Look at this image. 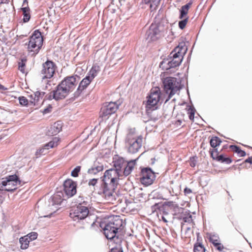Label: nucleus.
Here are the masks:
<instances>
[{
  "mask_svg": "<svg viewBox=\"0 0 252 252\" xmlns=\"http://www.w3.org/2000/svg\"><path fill=\"white\" fill-rule=\"evenodd\" d=\"M121 174L118 173L113 168H110L105 171L103 176L101 177L102 183L100 191L98 194L102 195L105 199L109 201L115 199L114 193L119 184V180Z\"/></svg>",
  "mask_w": 252,
  "mask_h": 252,
  "instance_id": "nucleus-1",
  "label": "nucleus"
},
{
  "mask_svg": "<svg viewBox=\"0 0 252 252\" xmlns=\"http://www.w3.org/2000/svg\"><path fill=\"white\" fill-rule=\"evenodd\" d=\"M126 223L120 216H115L108 220L101 222L100 227L103 229V233L107 239L113 240L118 243L120 241L118 233L123 229Z\"/></svg>",
  "mask_w": 252,
  "mask_h": 252,
  "instance_id": "nucleus-2",
  "label": "nucleus"
},
{
  "mask_svg": "<svg viewBox=\"0 0 252 252\" xmlns=\"http://www.w3.org/2000/svg\"><path fill=\"white\" fill-rule=\"evenodd\" d=\"M163 90L166 94H168V97L164 103H166L171 97L178 91L182 89L184 85L181 84V80L173 77H166L161 79Z\"/></svg>",
  "mask_w": 252,
  "mask_h": 252,
  "instance_id": "nucleus-3",
  "label": "nucleus"
},
{
  "mask_svg": "<svg viewBox=\"0 0 252 252\" xmlns=\"http://www.w3.org/2000/svg\"><path fill=\"white\" fill-rule=\"evenodd\" d=\"M167 30V25L161 21L153 23L146 32V39L149 42L156 41L164 35Z\"/></svg>",
  "mask_w": 252,
  "mask_h": 252,
  "instance_id": "nucleus-4",
  "label": "nucleus"
},
{
  "mask_svg": "<svg viewBox=\"0 0 252 252\" xmlns=\"http://www.w3.org/2000/svg\"><path fill=\"white\" fill-rule=\"evenodd\" d=\"M78 75H72L65 77L56 87L62 95L65 98L72 92L76 85V78Z\"/></svg>",
  "mask_w": 252,
  "mask_h": 252,
  "instance_id": "nucleus-5",
  "label": "nucleus"
},
{
  "mask_svg": "<svg viewBox=\"0 0 252 252\" xmlns=\"http://www.w3.org/2000/svg\"><path fill=\"white\" fill-rule=\"evenodd\" d=\"M23 184L18 175L16 174L10 175L0 184V191L13 192L17 189V186H22Z\"/></svg>",
  "mask_w": 252,
  "mask_h": 252,
  "instance_id": "nucleus-6",
  "label": "nucleus"
},
{
  "mask_svg": "<svg viewBox=\"0 0 252 252\" xmlns=\"http://www.w3.org/2000/svg\"><path fill=\"white\" fill-rule=\"evenodd\" d=\"M85 205H86V203L84 201L72 207L70 210L69 217L74 221H76L85 219L89 213L88 207Z\"/></svg>",
  "mask_w": 252,
  "mask_h": 252,
  "instance_id": "nucleus-7",
  "label": "nucleus"
},
{
  "mask_svg": "<svg viewBox=\"0 0 252 252\" xmlns=\"http://www.w3.org/2000/svg\"><path fill=\"white\" fill-rule=\"evenodd\" d=\"M161 95V93L159 87L152 89L150 94L147 96L146 108L152 110H156L158 108V103H162L163 101Z\"/></svg>",
  "mask_w": 252,
  "mask_h": 252,
  "instance_id": "nucleus-8",
  "label": "nucleus"
},
{
  "mask_svg": "<svg viewBox=\"0 0 252 252\" xmlns=\"http://www.w3.org/2000/svg\"><path fill=\"white\" fill-rule=\"evenodd\" d=\"M142 139L141 135L133 138L131 134H128L126 139V142L129 146L128 152L131 154L137 153L142 146Z\"/></svg>",
  "mask_w": 252,
  "mask_h": 252,
  "instance_id": "nucleus-9",
  "label": "nucleus"
},
{
  "mask_svg": "<svg viewBox=\"0 0 252 252\" xmlns=\"http://www.w3.org/2000/svg\"><path fill=\"white\" fill-rule=\"evenodd\" d=\"M156 178V173L151 168L144 167L141 169L140 181L146 186L152 185Z\"/></svg>",
  "mask_w": 252,
  "mask_h": 252,
  "instance_id": "nucleus-10",
  "label": "nucleus"
},
{
  "mask_svg": "<svg viewBox=\"0 0 252 252\" xmlns=\"http://www.w3.org/2000/svg\"><path fill=\"white\" fill-rule=\"evenodd\" d=\"M55 63L52 61L47 60L42 64L41 73L44 75L42 79H50L52 78L55 71Z\"/></svg>",
  "mask_w": 252,
  "mask_h": 252,
  "instance_id": "nucleus-11",
  "label": "nucleus"
},
{
  "mask_svg": "<svg viewBox=\"0 0 252 252\" xmlns=\"http://www.w3.org/2000/svg\"><path fill=\"white\" fill-rule=\"evenodd\" d=\"M121 102H110L105 103V105L101 108L100 112V116L106 117L114 114L118 109Z\"/></svg>",
  "mask_w": 252,
  "mask_h": 252,
  "instance_id": "nucleus-12",
  "label": "nucleus"
},
{
  "mask_svg": "<svg viewBox=\"0 0 252 252\" xmlns=\"http://www.w3.org/2000/svg\"><path fill=\"white\" fill-rule=\"evenodd\" d=\"M181 60H174L172 57L167 56L164 58L159 63V67L163 70H168L172 68L179 66L181 63Z\"/></svg>",
  "mask_w": 252,
  "mask_h": 252,
  "instance_id": "nucleus-13",
  "label": "nucleus"
},
{
  "mask_svg": "<svg viewBox=\"0 0 252 252\" xmlns=\"http://www.w3.org/2000/svg\"><path fill=\"white\" fill-rule=\"evenodd\" d=\"M63 190L66 195L72 197L76 193L77 182L72 179H67L64 181Z\"/></svg>",
  "mask_w": 252,
  "mask_h": 252,
  "instance_id": "nucleus-14",
  "label": "nucleus"
},
{
  "mask_svg": "<svg viewBox=\"0 0 252 252\" xmlns=\"http://www.w3.org/2000/svg\"><path fill=\"white\" fill-rule=\"evenodd\" d=\"M30 40L39 45V47L37 48V49L35 50V53L38 54L42 47L43 42V39L41 35V32L38 30L34 31L32 35L30 36Z\"/></svg>",
  "mask_w": 252,
  "mask_h": 252,
  "instance_id": "nucleus-15",
  "label": "nucleus"
},
{
  "mask_svg": "<svg viewBox=\"0 0 252 252\" xmlns=\"http://www.w3.org/2000/svg\"><path fill=\"white\" fill-rule=\"evenodd\" d=\"M63 193L62 192H57V193H55L48 200V206L49 207L55 206L57 208L56 206H58L61 204L62 202L63 198H62Z\"/></svg>",
  "mask_w": 252,
  "mask_h": 252,
  "instance_id": "nucleus-16",
  "label": "nucleus"
},
{
  "mask_svg": "<svg viewBox=\"0 0 252 252\" xmlns=\"http://www.w3.org/2000/svg\"><path fill=\"white\" fill-rule=\"evenodd\" d=\"M126 161L123 158L117 157L113 160V170L116 171L118 173H121L122 169L126 165Z\"/></svg>",
  "mask_w": 252,
  "mask_h": 252,
  "instance_id": "nucleus-17",
  "label": "nucleus"
},
{
  "mask_svg": "<svg viewBox=\"0 0 252 252\" xmlns=\"http://www.w3.org/2000/svg\"><path fill=\"white\" fill-rule=\"evenodd\" d=\"M151 211L152 213L158 211L160 213H162L164 215L168 214V209L167 208L164 202L156 203L151 206Z\"/></svg>",
  "mask_w": 252,
  "mask_h": 252,
  "instance_id": "nucleus-18",
  "label": "nucleus"
},
{
  "mask_svg": "<svg viewBox=\"0 0 252 252\" xmlns=\"http://www.w3.org/2000/svg\"><path fill=\"white\" fill-rule=\"evenodd\" d=\"M62 128V123L61 121L55 122L51 126L48 130V134L49 135H56L59 133Z\"/></svg>",
  "mask_w": 252,
  "mask_h": 252,
  "instance_id": "nucleus-19",
  "label": "nucleus"
},
{
  "mask_svg": "<svg viewBox=\"0 0 252 252\" xmlns=\"http://www.w3.org/2000/svg\"><path fill=\"white\" fill-rule=\"evenodd\" d=\"M45 98L49 100L54 99L57 101L65 98L56 87V89L53 90L50 94L46 95Z\"/></svg>",
  "mask_w": 252,
  "mask_h": 252,
  "instance_id": "nucleus-20",
  "label": "nucleus"
},
{
  "mask_svg": "<svg viewBox=\"0 0 252 252\" xmlns=\"http://www.w3.org/2000/svg\"><path fill=\"white\" fill-rule=\"evenodd\" d=\"M137 159H135L126 161L123 171V174L125 176H127L131 173L136 164Z\"/></svg>",
  "mask_w": 252,
  "mask_h": 252,
  "instance_id": "nucleus-21",
  "label": "nucleus"
},
{
  "mask_svg": "<svg viewBox=\"0 0 252 252\" xmlns=\"http://www.w3.org/2000/svg\"><path fill=\"white\" fill-rule=\"evenodd\" d=\"M104 167L102 164L95 161L93 166L88 169L87 172L89 174L95 175L97 173L102 171Z\"/></svg>",
  "mask_w": 252,
  "mask_h": 252,
  "instance_id": "nucleus-22",
  "label": "nucleus"
},
{
  "mask_svg": "<svg viewBox=\"0 0 252 252\" xmlns=\"http://www.w3.org/2000/svg\"><path fill=\"white\" fill-rule=\"evenodd\" d=\"M192 4V0H190L189 2L181 7L180 10L179 19H182L187 16L189 9Z\"/></svg>",
  "mask_w": 252,
  "mask_h": 252,
  "instance_id": "nucleus-23",
  "label": "nucleus"
},
{
  "mask_svg": "<svg viewBox=\"0 0 252 252\" xmlns=\"http://www.w3.org/2000/svg\"><path fill=\"white\" fill-rule=\"evenodd\" d=\"M60 139L59 137H55L53 138L52 140L49 141L48 143L44 144L43 147L45 149V150H48L50 149L53 148L55 147H56L58 145V142H59Z\"/></svg>",
  "mask_w": 252,
  "mask_h": 252,
  "instance_id": "nucleus-24",
  "label": "nucleus"
},
{
  "mask_svg": "<svg viewBox=\"0 0 252 252\" xmlns=\"http://www.w3.org/2000/svg\"><path fill=\"white\" fill-rule=\"evenodd\" d=\"M21 10L23 15V22L25 23H27L31 19L30 9L28 6H26L21 8Z\"/></svg>",
  "mask_w": 252,
  "mask_h": 252,
  "instance_id": "nucleus-25",
  "label": "nucleus"
},
{
  "mask_svg": "<svg viewBox=\"0 0 252 252\" xmlns=\"http://www.w3.org/2000/svg\"><path fill=\"white\" fill-rule=\"evenodd\" d=\"M100 71V67L98 65L94 64L92 66V68L90 70L87 76H90L91 79H94V78L96 76L97 73Z\"/></svg>",
  "mask_w": 252,
  "mask_h": 252,
  "instance_id": "nucleus-26",
  "label": "nucleus"
},
{
  "mask_svg": "<svg viewBox=\"0 0 252 252\" xmlns=\"http://www.w3.org/2000/svg\"><path fill=\"white\" fill-rule=\"evenodd\" d=\"M30 242V241H29L28 238H27L26 235L23 237H21L19 239V243L21 244V249L22 250L27 249L29 246Z\"/></svg>",
  "mask_w": 252,
  "mask_h": 252,
  "instance_id": "nucleus-27",
  "label": "nucleus"
},
{
  "mask_svg": "<svg viewBox=\"0 0 252 252\" xmlns=\"http://www.w3.org/2000/svg\"><path fill=\"white\" fill-rule=\"evenodd\" d=\"M168 56L172 57L174 59V60H178L179 61L181 60V62L183 58V55H182L179 51H176L175 49H174Z\"/></svg>",
  "mask_w": 252,
  "mask_h": 252,
  "instance_id": "nucleus-28",
  "label": "nucleus"
},
{
  "mask_svg": "<svg viewBox=\"0 0 252 252\" xmlns=\"http://www.w3.org/2000/svg\"><path fill=\"white\" fill-rule=\"evenodd\" d=\"M39 47V45L35 43V42H33L31 40H29L28 43V51L30 53H32V55H35L37 54L35 53V50L37 49V48Z\"/></svg>",
  "mask_w": 252,
  "mask_h": 252,
  "instance_id": "nucleus-29",
  "label": "nucleus"
},
{
  "mask_svg": "<svg viewBox=\"0 0 252 252\" xmlns=\"http://www.w3.org/2000/svg\"><path fill=\"white\" fill-rule=\"evenodd\" d=\"M175 49L176 51H179V52L183 56L186 53L188 50L187 47L186 46V43L184 42L179 43L178 46Z\"/></svg>",
  "mask_w": 252,
  "mask_h": 252,
  "instance_id": "nucleus-30",
  "label": "nucleus"
},
{
  "mask_svg": "<svg viewBox=\"0 0 252 252\" xmlns=\"http://www.w3.org/2000/svg\"><path fill=\"white\" fill-rule=\"evenodd\" d=\"M221 143V139L218 136H213L210 140V145L214 148L219 146Z\"/></svg>",
  "mask_w": 252,
  "mask_h": 252,
  "instance_id": "nucleus-31",
  "label": "nucleus"
},
{
  "mask_svg": "<svg viewBox=\"0 0 252 252\" xmlns=\"http://www.w3.org/2000/svg\"><path fill=\"white\" fill-rule=\"evenodd\" d=\"M31 97L33 99L32 100L30 101V103L35 106L36 105V103L39 100V98L41 97V93L39 91H36L34 93V98H33L32 95H31Z\"/></svg>",
  "mask_w": 252,
  "mask_h": 252,
  "instance_id": "nucleus-32",
  "label": "nucleus"
},
{
  "mask_svg": "<svg viewBox=\"0 0 252 252\" xmlns=\"http://www.w3.org/2000/svg\"><path fill=\"white\" fill-rule=\"evenodd\" d=\"M218 158V161L221 163H225L227 164H229L232 162V159L229 157H225L224 155L220 154Z\"/></svg>",
  "mask_w": 252,
  "mask_h": 252,
  "instance_id": "nucleus-33",
  "label": "nucleus"
},
{
  "mask_svg": "<svg viewBox=\"0 0 252 252\" xmlns=\"http://www.w3.org/2000/svg\"><path fill=\"white\" fill-rule=\"evenodd\" d=\"M152 198L153 199H162L166 200V199L164 198L162 195V194L158 191L154 190H153L150 194Z\"/></svg>",
  "mask_w": 252,
  "mask_h": 252,
  "instance_id": "nucleus-34",
  "label": "nucleus"
},
{
  "mask_svg": "<svg viewBox=\"0 0 252 252\" xmlns=\"http://www.w3.org/2000/svg\"><path fill=\"white\" fill-rule=\"evenodd\" d=\"M207 235L209 241L211 243L218 241L220 240L219 236L217 233H207Z\"/></svg>",
  "mask_w": 252,
  "mask_h": 252,
  "instance_id": "nucleus-35",
  "label": "nucleus"
},
{
  "mask_svg": "<svg viewBox=\"0 0 252 252\" xmlns=\"http://www.w3.org/2000/svg\"><path fill=\"white\" fill-rule=\"evenodd\" d=\"M87 87L84 86L81 83H79V85L77 89V90L74 93V97L75 98H77L82 93L83 91L86 89Z\"/></svg>",
  "mask_w": 252,
  "mask_h": 252,
  "instance_id": "nucleus-36",
  "label": "nucleus"
},
{
  "mask_svg": "<svg viewBox=\"0 0 252 252\" xmlns=\"http://www.w3.org/2000/svg\"><path fill=\"white\" fill-rule=\"evenodd\" d=\"M205 248L202 243H196L194 246V252H205Z\"/></svg>",
  "mask_w": 252,
  "mask_h": 252,
  "instance_id": "nucleus-37",
  "label": "nucleus"
},
{
  "mask_svg": "<svg viewBox=\"0 0 252 252\" xmlns=\"http://www.w3.org/2000/svg\"><path fill=\"white\" fill-rule=\"evenodd\" d=\"M160 0H143L146 4H149L150 7L152 8L154 7L155 9L159 4Z\"/></svg>",
  "mask_w": 252,
  "mask_h": 252,
  "instance_id": "nucleus-38",
  "label": "nucleus"
},
{
  "mask_svg": "<svg viewBox=\"0 0 252 252\" xmlns=\"http://www.w3.org/2000/svg\"><path fill=\"white\" fill-rule=\"evenodd\" d=\"M19 101L20 105L24 106H28L30 101L29 102L28 99L23 96L19 97Z\"/></svg>",
  "mask_w": 252,
  "mask_h": 252,
  "instance_id": "nucleus-39",
  "label": "nucleus"
},
{
  "mask_svg": "<svg viewBox=\"0 0 252 252\" xmlns=\"http://www.w3.org/2000/svg\"><path fill=\"white\" fill-rule=\"evenodd\" d=\"M93 80V79H91L90 76L87 75L84 79H82V80L80 82V83L83 84L84 86L87 87Z\"/></svg>",
  "mask_w": 252,
  "mask_h": 252,
  "instance_id": "nucleus-40",
  "label": "nucleus"
},
{
  "mask_svg": "<svg viewBox=\"0 0 252 252\" xmlns=\"http://www.w3.org/2000/svg\"><path fill=\"white\" fill-rule=\"evenodd\" d=\"M81 167L80 166H77L75 167L71 172V176L73 177H77L79 176V173L80 172Z\"/></svg>",
  "mask_w": 252,
  "mask_h": 252,
  "instance_id": "nucleus-41",
  "label": "nucleus"
},
{
  "mask_svg": "<svg viewBox=\"0 0 252 252\" xmlns=\"http://www.w3.org/2000/svg\"><path fill=\"white\" fill-rule=\"evenodd\" d=\"M188 20H189V17H185V19H182L179 22L178 26L180 29L183 30L185 28V27L187 24V22L188 21Z\"/></svg>",
  "mask_w": 252,
  "mask_h": 252,
  "instance_id": "nucleus-42",
  "label": "nucleus"
},
{
  "mask_svg": "<svg viewBox=\"0 0 252 252\" xmlns=\"http://www.w3.org/2000/svg\"><path fill=\"white\" fill-rule=\"evenodd\" d=\"M211 243L213 244L215 248L219 251H222L224 248V246L220 242V240L218 241Z\"/></svg>",
  "mask_w": 252,
  "mask_h": 252,
  "instance_id": "nucleus-43",
  "label": "nucleus"
},
{
  "mask_svg": "<svg viewBox=\"0 0 252 252\" xmlns=\"http://www.w3.org/2000/svg\"><path fill=\"white\" fill-rule=\"evenodd\" d=\"M38 234L35 232H32L29 233L28 235H26V236L28 238L29 241H32L35 240L37 238Z\"/></svg>",
  "mask_w": 252,
  "mask_h": 252,
  "instance_id": "nucleus-44",
  "label": "nucleus"
},
{
  "mask_svg": "<svg viewBox=\"0 0 252 252\" xmlns=\"http://www.w3.org/2000/svg\"><path fill=\"white\" fill-rule=\"evenodd\" d=\"M26 59H22L21 62L19 63V69L22 72L24 73V68L26 65Z\"/></svg>",
  "mask_w": 252,
  "mask_h": 252,
  "instance_id": "nucleus-45",
  "label": "nucleus"
},
{
  "mask_svg": "<svg viewBox=\"0 0 252 252\" xmlns=\"http://www.w3.org/2000/svg\"><path fill=\"white\" fill-rule=\"evenodd\" d=\"M165 205L167 206V208L169 209L170 207H172L174 209L176 208L179 209L178 204L174 203L173 201H167L164 202Z\"/></svg>",
  "mask_w": 252,
  "mask_h": 252,
  "instance_id": "nucleus-46",
  "label": "nucleus"
},
{
  "mask_svg": "<svg viewBox=\"0 0 252 252\" xmlns=\"http://www.w3.org/2000/svg\"><path fill=\"white\" fill-rule=\"evenodd\" d=\"M197 157H191L189 158L190 160V166L192 167H194L196 166L197 163Z\"/></svg>",
  "mask_w": 252,
  "mask_h": 252,
  "instance_id": "nucleus-47",
  "label": "nucleus"
},
{
  "mask_svg": "<svg viewBox=\"0 0 252 252\" xmlns=\"http://www.w3.org/2000/svg\"><path fill=\"white\" fill-rule=\"evenodd\" d=\"M45 149L44 148V147L42 146L41 148H39L37 151L36 152L35 155L38 157H40L41 155H44Z\"/></svg>",
  "mask_w": 252,
  "mask_h": 252,
  "instance_id": "nucleus-48",
  "label": "nucleus"
},
{
  "mask_svg": "<svg viewBox=\"0 0 252 252\" xmlns=\"http://www.w3.org/2000/svg\"><path fill=\"white\" fill-rule=\"evenodd\" d=\"M52 109V106L51 104H49L48 106L44 108L42 111V112L43 114H46L47 113H49L51 112Z\"/></svg>",
  "mask_w": 252,
  "mask_h": 252,
  "instance_id": "nucleus-49",
  "label": "nucleus"
},
{
  "mask_svg": "<svg viewBox=\"0 0 252 252\" xmlns=\"http://www.w3.org/2000/svg\"><path fill=\"white\" fill-rule=\"evenodd\" d=\"M210 155H211V158L214 159V160H216L217 161H218V158L217 157H219V155H218V154H216L214 152V151L213 150H211L210 149Z\"/></svg>",
  "mask_w": 252,
  "mask_h": 252,
  "instance_id": "nucleus-50",
  "label": "nucleus"
},
{
  "mask_svg": "<svg viewBox=\"0 0 252 252\" xmlns=\"http://www.w3.org/2000/svg\"><path fill=\"white\" fill-rule=\"evenodd\" d=\"M109 252H123V250L122 248L119 246L113 248Z\"/></svg>",
  "mask_w": 252,
  "mask_h": 252,
  "instance_id": "nucleus-51",
  "label": "nucleus"
},
{
  "mask_svg": "<svg viewBox=\"0 0 252 252\" xmlns=\"http://www.w3.org/2000/svg\"><path fill=\"white\" fill-rule=\"evenodd\" d=\"M229 148L236 153H238V151L240 149L239 146L235 145H231L229 146Z\"/></svg>",
  "mask_w": 252,
  "mask_h": 252,
  "instance_id": "nucleus-52",
  "label": "nucleus"
},
{
  "mask_svg": "<svg viewBox=\"0 0 252 252\" xmlns=\"http://www.w3.org/2000/svg\"><path fill=\"white\" fill-rule=\"evenodd\" d=\"M98 180V179H95V178L90 180L89 181V183H88L89 186H95L96 184V183H97Z\"/></svg>",
  "mask_w": 252,
  "mask_h": 252,
  "instance_id": "nucleus-53",
  "label": "nucleus"
},
{
  "mask_svg": "<svg viewBox=\"0 0 252 252\" xmlns=\"http://www.w3.org/2000/svg\"><path fill=\"white\" fill-rule=\"evenodd\" d=\"M187 107H189L188 109V114L195 113L196 110L193 106L188 105Z\"/></svg>",
  "mask_w": 252,
  "mask_h": 252,
  "instance_id": "nucleus-54",
  "label": "nucleus"
},
{
  "mask_svg": "<svg viewBox=\"0 0 252 252\" xmlns=\"http://www.w3.org/2000/svg\"><path fill=\"white\" fill-rule=\"evenodd\" d=\"M183 220L186 222H190L192 221V216L189 215V217H185L183 218Z\"/></svg>",
  "mask_w": 252,
  "mask_h": 252,
  "instance_id": "nucleus-55",
  "label": "nucleus"
},
{
  "mask_svg": "<svg viewBox=\"0 0 252 252\" xmlns=\"http://www.w3.org/2000/svg\"><path fill=\"white\" fill-rule=\"evenodd\" d=\"M237 154H238L239 155V156L240 157H245L246 155V152L244 150H241V149H239L238 153H237Z\"/></svg>",
  "mask_w": 252,
  "mask_h": 252,
  "instance_id": "nucleus-56",
  "label": "nucleus"
},
{
  "mask_svg": "<svg viewBox=\"0 0 252 252\" xmlns=\"http://www.w3.org/2000/svg\"><path fill=\"white\" fill-rule=\"evenodd\" d=\"M184 192L185 194L187 195L189 194L190 193H191L192 190L191 189L186 187L185 188V189L184 190Z\"/></svg>",
  "mask_w": 252,
  "mask_h": 252,
  "instance_id": "nucleus-57",
  "label": "nucleus"
},
{
  "mask_svg": "<svg viewBox=\"0 0 252 252\" xmlns=\"http://www.w3.org/2000/svg\"><path fill=\"white\" fill-rule=\"evenodd\" d=\"M245 162L249 163L252 164V156L249 157L247 159L245 160Z\"/></svg>",
  "mask_w": 252,
  "mask_h": 252,
  "instance_id": "nucleus-58",
  "label": "nucleus"
},
{
  "mask_svg": "<svg viewBox=\"0 0 252 252\" xmlns=\"http://www.w3.org/2000/svg\"><path fill=\"white\" fill-rule=\"evenodd\" d=\"M194 114H195V113H192V114H189V119L191 121H193V120H194Z\"/></svg>",
  "mask_w": 252,
  "mask_h": 252,
  "instance_id": "nucleus-59",
  "label": "nucleus"
},
{
  "mask_svg": "<svg viewBox=\"0 0 252 252\" xmlns=\"http://www.w3.org/2000/svg\"><path fill=\"white\" fill-rule=\"evenodd\" d=\"M151 164L152 165H153V164L155 163V161H156V158H151Z\"/></svg>",
  "mask_w": 252,
  "mask_h": 252,
  "instance_id": "nucleus-60",
  "label": "nucleus"
},
{
  "mask_svg": "<svg viewBox=\"0 0 252 252\" xmlns=\"http://www.w3.org/2000/svg\"><path fill=\"white\" fill-rule=\"evenodd\" d=\"M161 219L162 220L165 222H167V220L166 219V218L164 217V216H162L161 217Z\"/></svg>",
  "mask_w": 252,
  "mask_h": 252,
  "instance_id": "nucleus-61",
  "label": "nucleus"
},
{
  "mask_svg": "<svg viewBox=\"0 0 252 252\" xmlns=\"http://www.w3.org/2000/svg\"><path fill=\"white\" fill-rule=\"evenodd\" d=\"M214 151V152L216 154H218L219 155V152L218 151V149H215L214 150H213Z\"/></svg>",
  "mask_w": 252,
  "mask_h": 252,
  "instance_id": "nucleus-62",
  "label": "nucleus"
},
{
  "mask_svg": "<svg viewBox=\"0 0 252 252\" xmlns=\"http://www.w3.org/2000/svg\"><path fill=\"white\" fill-rule=\"evenodd\" d=\"M41 93V98H42L45 94V92H40Z\"/></svg>",
  "mask_w": 252,
  "mask_h": 252,
  "instance_id": "nucleus-63",
  "label": "nucleus"
},
{
  "mask_svg": "<svg viewBox=\"0 0 252 252\" xmlns=\"http://www.w3.org/2000/svg\"><path fill=\"white\" fill-rule=\"evenodd\" d=\"M190 229V227H187V228H186V232H187V231H189Z\"/></svg>",
  "mask_w": 252,
  "mask_h": 252,
  "instance_id": "nucleus-64",
  "label": "nucleus"
}]
</instances>
